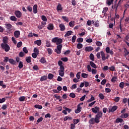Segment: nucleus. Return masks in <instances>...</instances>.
<instances>
[{"label":"nucleus","instance_id":"nucleus-1","mask_svg":"<svg viewBox=\"0 0 129 129\" xmlns=\"http://www.w3.org/2000/svg\"><path fill=\"white\" fill-rule=\"evenodd\" d=\"M103 115V113L101 111H99L97 113V114L95 115V118L96 122H100V118L102 117Z\"/></svg>","mask_w":129,"mask_h":129},{"label":"nucleus","instance_id":"nucleus-2","mask_svg":"<svg viewBox=\"0 0 129 129\" xmlns=\"http://www.w3.org/2000/svg\"><path fill=\"white\" fill-rule=\"evenodd\" d=\"M1 47L3 50H5V52H9L11 50V47L8 44H1Z\"/></svg>","mask_w":129,"mask_h":129},{"label":"nucleus","instance_id":"nucleus-3","mask_svg":"<svg viewBox=\"0 0 129 129\" xmlns=\"http://www.w3.org/2000/svg\"><path fill=\"white\" fill-rule=\"evenodd\" d=\"M62 47L63 45L62 44L57 45L56 48L54 50V52H55V53L57 54H61V51Z\"/></svg>","mask_w":129,"mask_h":129},{"label":"nucleus","instance_id":"nucleus-4","mask_svg":"<svg viewBox=\"0 0 129 129\" xmlns=\"http://www.w3.org/2000/svg\"><path fill=\"white\" fill-rule=\"evenodd\" d=\"M65 70V68L64 67H61L59 70H58V73L59 76H61V77H64V75H65V73H64V71Z\"/></svg>","mask_w":129,"mask_h":129},{"label":"nucleus","instance_id":"nucleus-5","mask_svg":"<svg viewBox=\"0 0 129 129\" xmlns=\"http://www.w3.org/2000/svg\"><path fill=\"white\" fill-rule=\"evenodd\" d=\"M91 110L93 113H98V112H99L100 111L99 107L97 106H95L94 108H92Z\"/></svg>","mask_w":129,"mask_h":129},{"label":"nucleus","instance_id":"nucleus-6","mask_svg":"<svg viewBox=\"0 0 129 129\" xmlns=\"http://www.w3.org/2000/svg\"><path fill=\"white\" fill-rule=\"evenodd\" d=\"M117 106L114 105L113 107H109V112H114L116 109H117Z\"/></svg>","mask_w":129,"mask_h":129},{"label":"nucleus","instance_id":"nucleus-7","mask_svg":"<svg viewBox=\"0 0 129 129\" xmlns=\"http://www.w3.org/2000/svg\"><path fill=\"white\" fill-rule=\"evenodd\" d=\"M89 123L90 124H95V123H99V122H96L95 120V118H91L89 120Z\"/></svg>","mask_w":129,"mask_h":129},{"label":"nucleus","instance_id":"nucleus-8","mask_svg":"<svg viewBox=\"0 0 129 129\" xmlns=\"http://www.w3.org/2000/svg\"><path fill=\"white\" fill-rule=\"evenodd\" d=\"M15 15L17 17V18H21L22 17V12L20 11H16L15 12Z\"/></svg>","mask_w":129,"mask_h":129},{"label":"nucleus","instance_id":"nucleus-9","mask_svg":"<svg viewBox=\"0 0 129 129\" xmlns=\"http://www.w3.org/2000/svg\"><path fill=\"white\" fill-rule=\"evenodd\" d=\"M81 109H82V108L80 105H78L77 109L75 110V113H79L81 111Z\"/></svg>","mask_w":129,"mask_h":129},{"label":"nucleus","instance_id":"nucleus-10","mask_svg":"<svg viewBox=\"0 0 129 129\" xmlns=\"http://www.w3.org/2000/svg\"><path fill=\"white\" fill-rule=\"evenodd\" d=\"M85 50L86 52H91V51H93L94 49L92 46H87L85 47Z\"/></svg>","mask_w":129,"mask_h":129},{"label":"nucleus","instance_id":"nucleus-11","mask_svg":"<svg viewBox=\"0 0 129 129\" xmlns=\"http://www.w3.org/2000/svg\"><path fill=\"white\" fill-rule=\"evenodd\" d=\"M5 28L9 30V31L11 30V28H13V25L10 23H6L5 24Z\"/></svg>","mask_w":129,"mask_h":129},{"label":"nucleus","instance_id":"nucleus-12","mask_svg":"<svg viewBox=\"0 0 129 129\" xmlns=\"http://www.w3.org/2000/svg\"><path fill=\"white\" fill-rule=\"evenodd\" d=\"M100 54L102 57V60L103 61H105V60H106V58L105 57V53H104V52H103V51H101L100 52Z\"/></svg>","mask_w":129,"mask_h":129},{"label":"nucleus","instance_id":"nucleus-13","mask_svg":"<svg viewBox=\"0 0 129 129\" xmlns=\"http://www.w3.org/2000/svg\"><path fill=\"white\" fill-rule=\"evenodd\" d=\"M21 32H20V31L17 30L14 32V36L15 37V38H19Z\"/></svg>","mask_w":129,"mask_h":129},{"label":"nucleus","instance_id":"nucleus-14","mask_svg":"<svg viewBox=\"0 0 129 129\" xmlns=\"http://www.w3.org/2000/svg\"><path fill=\"white\" fill-rule=\"evenodd\" d=\"M34 14H37L38 13V5H34L33 8Z\"/></svg>","mask_w":129,"mask_h":129},{"label":"nucleus","instance_id":"nucleus-15","mask_svg":"<svg viewBox=\"0 0 129 129\" xmlns=\"http://www.w3.org/2000/svg\"><path fill=\"white\" fill-rule=\"evenodd\" d=\"M47 29L49 31H53L54 30V25L52 24H48Z\"/></svg>","mask_w":129,"mask_h":129},{"label":"nucleus","instance_id":"nucleus-16","mask_svg":"<svg viewBox=\"0 0 129 129\" xmlns=\"http://www.w3.org/2000/svg\"><path fill=\"white\" fill-rule=\"evenodd\" d=\"M59 27L60 28V31H65V30L66 29V27H65V25H64V24H59Z\"/></svg>","mask_w":129,"mask_h":129},{"label":"nucleus","instance_id":"nucleus-17","mask_svg":"<svg viewBox=\"0 0 129 129\" xmlns=\"http://www.w3.org/2000/svg\"><path fill=\"white\" fill-rule=\"evenodd\" d=\"M73 118L71 116H66L64 117L63 120L64 121H67V120H72Z\"/></svg>","mask_w":129,"mask_h":129},{"label":"nucleus","instance_id":"nucleus-18","mask_svg":"<svg viewBox=\"0 0 129 129\" xmlns=\"http://www.w3.org/2000/svg\"><path fill=\"white\" fill-rule=\"evenodd\" d=\"M34 44H36V45H37V46H41V45H42V40L39 39V40L35 41Z\"/></svg>","mask_w":129,"mask_h":129},{"label":"nucleus","instance_id":"nucleus-19","mask_svg":"<svg viewBox=\"0 0 129 129\" xmlns=\"http://www.w3.org/2000/svg\"><path fill=\"white\" fill-rule=\"evenodd\" d=\"M72 33H73V32L71 30L68 31L66 33L64 37H69V36H71V35H72Z\"/></svg>","mask_w":129,"mask_h":129},{"label":"nucleus","instance_id":"nucleus-20","mask_svg":"<svg viewBox=\"0 0 129 129\" xmlns=\"http://www.w3.org/2000/svg\"><path fill=\"white\" fill-rule=\"evenodd\" d=\"M90 64L91 67H92L93 68H94L95 69H96V68H97V66H96V64H95V63H94L93 61H90Z\"/></svg>","mask_w":129,"mask_h":129},{"label":"nucleus","instance_id":"nucleus-21","mask_svg":"<svg viewBox=\"0 0 129 129\" xmlns=\"http://www.w3.org/2000/svg\"><path fill=\"white\" fill-rule=\"evenodd\" d=\"M62 42H63V40L61 38H57V40L56 41V45H61Z\"/></svg>","mask_w":129,"mask_h":129},{"label":"nucleus","instance_id":"nucleus-22","mask_svg":"<svg viewBox=\"0 0 129 129\" xmlns=\"http://www.w3.org/2000/svg\"><path fill=\"white\" fill-rule=\"evenodd\" d=\"M120 117L122 118H126V117H128V114L127 113H125L124 114H122L120 116Z\"/></svg>","mask_w":129,"mask_h":129},{"label":"nucleus","instance_id":"nucleus-23","mask_svg":"<svg viewBox=\"0 0 129 129\" xmlns=\"http://www.w3.org/2000/svg\"><path fill=\"white\" fill-rule=\"evenodd\" d=\"M8 37L5 36L3 38V43H2V44H8Z\"/></svg>","mask_w":129,"mask_h":129},{"label":"nucleus","instance_id":"nucleus-24","mask_svg":"<svg viewBox=\"0 0 129 129\" xmlns=\"http://www.w3.org/2000/svg\"><path fill=\"white\" fill-rule=\"evenodd\" d=\"M56 10L57 11H62V10H63V8H62V5L60 4H58L57 6Z\"/></svg>","mask_w":129,"mask_h":129},{"label":"nucleus","instance_id":"nucleus-25","mask_svg":"<svg viewBox=\"0 0 129 129\" xmlns=\"http://www.w3.org/2000/svg\"><path fill=\"white\" fill-rule=\"evenodd\" d=\"M48 79V77H47V76H43L41 77L40 81L42 82V81H45V80H47Z\"/></svg>","mask_w":129,"mask_h":129},{"label":"nucleus","instance_id":"nucleus-26","mask_svg":"<svg viewBox=\"0 0 129 129\" xmlns=\"http://www.w3.org/2000/svg\"><path fill=\"white\" fill-rule=\"evenodd\" d=\"M106 4L108 6H111L113 4V0H106Z\"/></svg>","mask_w":129,"mask_h":129},{"label":"nucleus","instance_id":"nucleus-27","mask_svg":"<svg viewBox=\"0 0 129 129\" xmlns=\"http://www.w3.org/2000/svg\"><path fill=\"white\" fill-rule=\"evenodd\" d=\"M63 109H66V110H67V111H68L69 113H70V112H71L72 111V109L67 108V107H66V106H63Z\"/></svg>","mask_w":129,"mask_h":129},{"label":"nucleus","instance_id":"nucleus-28","mask_svg":"<svg viewBox=\"0 0 129 129\" xmlns=\"http://www.w3.org/2000/svg\"><path fill=\"white\" fill-rule=\"evenodd\" d=\"M10 20L11 21H14V22H17V21L18 20V19H17V17L14 16H11Z\"/></svg>","mask_w":129,"mask_h":129},{"label":"nucleus","instance_id":"nucleus-29","mask_svg":"<svg viewBox=\"0 0 129 129\" xmlns=\"http://www.w3.org/2000/svg\"><path fill=\"white\" fill-rule=\"evenodd\" d=\"M39 61L40 62V63H42V64H44V63H46L47 62L45 57H42Z\"/></svg>","mask_w":129,"mask_h":129},{"label":"nucleus","instance_id":"nucleus-30","mask_svg":"<svg viewBox=\"0 0 129 129\" xmlns=\"http://www.w3.org/2000/svg\"><path fill=\"white\" fill-rule=\"evenodd\" d=\"M18 67L20 68V69H22V68L24 67V63H23V61L19 62Z\"/></svg>","mask_w":129,"mask_h":129},{"label":"nucleus","instance_id":"nucleus-31","mask_svg":"<svg viewBox=\"0 0 129 129\" xmlns=\"http://www.w3.org/2000/svg\"><path fill=\"white\" fill-rule=\"evenodd\" d=\"M31 56H28L26 57V61L27 63H31L32 60H31Z\"/></svg>","mask_w":129,"mask_h":129},{"label":"nucleus","instance_id":"nucleus-32","mask_svg":"<svg viewBox=\"0 0 129 129\" xmlns=\"http://www.w3.org/2000/svg\"><path fill=\"white\" fill-rule=\"evenodd\" d=\"M0 86H2L3 88H7V85H4V81H0Z\"/></svg>","mask_w":129,"mask_h":129},{"label":"nucleus","instance_id":"nucleus-33","mask_svg":"<svg viewBox=\"0 0 129 129\" xmlns=\"http://www.w3.org/2000/svg\"><path fill=\"white\" fill-rule=\"evenodd\" d=\"M80 121V120L79 119H73V123L74 124H77Z\"/></svg>","mask_w":129,"mask_h":129},{"label":"nucleus","instance_id":"nucleus-34","mask_svg":"<svg viewBox=\"0 0 129 129\" xmlns=\"http://www.w3.org/2000/svg\"><path fill=\"white\" fill-rule=\"evenodd\" d=\"M25 99H26V97L25 96H21L19 98V100L21 102L25 101Z\"/></svg>","mask_w":129,"mask_h":129},{"label":"nucleus","instance_id":"nucleus-35","mask_svg":"<svg viewBox=\"0 0 129 129\" xmlns=\"http://www.w3.org/2000/svg\"><path fill=\"white\" fill-rule=\"evenodd\" d=\"M34 107L35 108H38V109H42V108H43V106H42V105H38V104H36L34 106Z\"/></svg>","mask_w":129,"mask_h":129},{"label":"nucleus","instance_id":"nucleus-36","mask_svg":"<svg viewBox=\"0 0 129 129\" xmlns=\"http://www.w3.org/2000/svg\"><path fill=\"white\" fill-rule=\"evenodd\" d=\"M108 11V8L105 7L103 9V11H102V14H104V16H105V14L106 12Z\"/></svg>","mask_w":129,"mask_h":129},{"label":"nucleus","instance_id":"nucleus-37","mask_svg":"<svg viewBox=\"0 0 129 129\" xmlns=\"http://www.w3.org/2000/svg\"><path fill=\"white\" fill-rule=\"evenodd\" d=\"M74 24H75V21H71L69 23V26H70V27H74Z\"/></svg>","mask_w":129,"mask_h":129},{"label":"nucleus","instance_id":"nucleus-38","mask_svg":"<svg viewBox=\"0 0 129 129\" xmlns=\"http://www.w3.org/2000/svg\"><path fill=\"white\" fill-rule=\"evenodd\" d=\"M123 121V119L122 118H118L116 119V123H118L119 122H122Z\"/></svg>","mask_w":129,"mask_h":129},{"label":"nucleus","instance_id":"nucleus-39","mask_svg":"<svg viewBox=\"0 0 129 129\" xmlns=\"http://www.w3.org/2000/svg\"><path fill=\"white\" fill-rule=\"evenodd\" d=\"M124 56H126L129 54V52L127 51V49L126 48H124Z\"/></svg>","mask_w":129,"mask_h":129},{"label":"nucleus","instance_id":"nucleus-40","mask_svg":"<svg viewBox=\"0 0 129 129\" xmlns=\"http://www.w3.org/2000/svg\"><path fill=\"white\" fill-rule=\"evenodd\" d=\"M81 76L83 77V78H87V77L89 76V75L85 73H82Z\"/></svg>","mask_w":129,"mask_h":129},{"label":"nucleus","instance_id":"nucleus-41","mask_svg":"<svg viewBox=\"0 0 129 129\" xmlns=\"http://www.w3.org/2000/svg\"><path fill=\"white\" fill-rule=\"evenodd\" d=\"M99 97L101 99V100H103L104 99V95H103V94L100 93L99 94Z\"/></svg>","mask_w":129,"mask_h":129},{"label":"nucleus","instance_id":"nucleus-42","mask_svg":"<svg viewBox=\"0 0 129 129\" xmlns=\"http://www.w3.org/2000/svg\"><path fill=\"white\" fill-rule=\"evenodd\" d=\"M96 45L98 47H101V46H102V43H101L100 41H96Z\"/></svg>","mask_w":129,"mask_h":129},{"label":"nucleus","instance_id":"nucleus-43","mask_svg":"<svg viewBox=\"0 0 129 129\" xmlns=\"http://www.w3.org/2000/svg\"><path fill=\"white\" fill-rule=\"evenodd\" d=\"M89 57H90V60H92V61H94V55H93V54L91 53L90 54Z\"/></svg>","mask_w":129,"mask_h":129},{"label":"nucleus","instance_id":"nucleus-44","mask_svg":"<svg viewBox=\"0 0 129 129\" xmlns=\"http://www.w3.org/2000/svg\"><path fill=\"white\" fill-rule=\"evenodd\" d=\"M93 100H95V98L93 97V96H91V97L90 99L88 100V102H91L92 101H93Z\"/></svg>","mask_w":129,"mask_h":129},{"label":"nucleus","instance_id":"nucleus-45","mask_svg":"<svg viewBox=\"0 0 129 129\" xmlns=\"http://www.w3.org/2000/svg\"><path fill=\"white\" fill-rule=\"evenodd\" d=\"M83 47V45L81 43H78L77 44V49H82Z\"/></svg>","mask_w":129,"mask_h":129},{"label":"nucleus","instance_id":"nucleus-46","mask_svg":"<svg viewBox=\"0 0 129 129\" xmlns=\"http://www.w3.org/2000/svg\"><path fill=\"white\" fill-rule=\"evenodd\" d=\"M22 45H23V42H22V41H20L17 43V48H21V47H22Z\"/></svg>","mask_w":129,"mask_h":129},{"label":"nucleus","instance_id":"nucleus-47","mask_svg":"<svg viewBox=\"0 0 129 129\" xmlns=\"http://www.w3.org/2000/svg\"><path fill=\"white\" fill-rule=\"evenodd\" d=\"M53 77H54V75L52 74H49L48 75V79H50V80L52 79Z\"/></svg>","mask_w":129,"mask_h":129},{"label":"nucleus","instance_id":"nucleus-48","mask_svg":"<svg viewBox=\"0 0 129 129\" xmlns=\"http://www.w3.org/2000/svg\"><path fill=\"white\" fill-rule=\"evenodd\" d=\"M69 96L70 97H72V98H75V97H76V95H75V93H71L70 94V95H69Z\"/></svg>","mask_w":129,"mask_h":129},{"label":"nucleus","instance_id":"nucleus-49","mask_svg":"<svg viewBox=\"0 0 129 129\" xmlns=\"http://www.w3.org/2000/svg\"><path fill=\"white\" fill-rule=\"evenodd\" d=\"M58 66H60V69L61 68V67H64V66H62V65H63V62H62V61H61V60L58 61Z\"/></svg>","mask_w":129,"mask_h":129},{"label":"nucleus","instance_id":"nucleus-50","mask_svg":"<svg viewBox=\"0 0 129 129\" xmlns=\"http://www.w3.org/2000/svg\"><path fill=\"white\" fill-rule=\"evenodd\" d=\"M41 19L42 21H44V22H47V21H48V19H47V17H46V16L44 15L42 16Z\"/></svg>","mask_w":129,"mask_h":129},{"label":"nucleus","instance_id":"nucleus-51","mask_svg":"<svg viewBox=\"0 0 129 129\" xmlns=\"http://www.w3.org/2000/svg\"><path fill=\"white\" fill-rule=\"evenodd\" d=\"M119 87L120 88H121V89H123V87H124V83L123 82L120 83Z\"/></svg>","mask_w":129,"mask_h":129},{"label":"nucleus","instance_id":"nucleus-52","mask_svg":"<svg viewBox=\"0 0 129 129\" xmlns=\"http://www.w3.org/2000/svg\"><path fill=\"white\" fill-rule=\"evenodd\" d=\"M47 51L49 55H51L53 53V50H52V49L50 48L47 49Z\"/></svg>","mask_w":129,"mask_h":129},{"label":"nucleus","instance_id":"nucleus-53","mask_svg":"<svg viewBox=\"0 0 129 129\" xmlns=\"http://www.w3.org/2000/svg\"><path fill=\"white\" fill-rule=\"evenodd\" d=\"M77 42H78V43H82V42H83V38H78L77 40Z\"/></svg>","mask_w":129,"mask_h":129},{"label":"nucleus","instance_id":"nucleus-54","mask_svg":"<svg viewBox=\"0 0 129 129\" xmlns=\"http://www.w3.org/2000/svg\"><path fill=\"white\" fill-rule=\"evenodd\" d=\"M76 38H77V37H76V35H74L72 37V41L73 42V43H75V41L76 40Z\"/></svg>","mask_w":129,"mask_h":129},{"label":"nucleus","instance_id":"nucleus-55","mask_svg":"<svg viewBox=\"0 0 129 129\" xmlns=\"http://www.w3.org/2000/svg\"><path fill=\"white\" fill-rule=\"evenodd\" d=\"M23 51L25 53V54H28V52H29V51H28V49H27V47H23Z\"/></svg>","mask_w":129,"mask_h":129},{"label":"nucleus","instance_id":"nucleus-56","mask_svg":"<svg viewBox=\"0 0 129 129\" xmlns=\"http://www.w3.org/2000/svg\"><path fill=\"white\" fill-rule=\"evenodd\" d=\"M95 27H99V21L98 20H97L94 24Z\"/></svg>","mask_w":129,"mask_h":129},{"label":"nucleus","instance_id":"nucleus-57","mask_svg":"<svg viewBox=\"0 0 129 129\" xmlns=\"http://www.w3.org/2000/svg\"><path fill=\"white\" fill-rule=\"evenodd\" d=\"M46 47H51V43H50V41L47 40L46 41Z\"/></svg>","mask_w":129,"mask_h":129},{"label":"nucleus","instance_id":"nucleus-58","mask_svg":"<svg viewBox=\"0 0 129 129\" xmlns=\"http://www.w3.org/2000/svg\"><path fill=\"white\" fill-rule=\"evenodd\" d=\"M19 57H21V58L24 57V56H25V53L24 52H20L19 53Z\"/></svg>","mask_w":129,"mask_h":129},{"label":"nucleus","instance_id":"nucleus-59","mask_svg":"<svg viewBox=\"0 0 129 129\" xmlns=\"http://www.w3.org/2000/svg\"><path fill=\"white\" fill-rule=\"evenodd\" d=\"M58 40V37H55V38H53L52 39V42L53 43H57V40Z\"/></svg>","mask_w":129,"mask_h":129},{"label":"nucleus","instance_id":"nucleus-60","mask_svg":"<svg viewBox=\"0 0 129 129\" xmlns=\"http://www.w3.org/2000/svg\"><path fill=\"white\" fill-rule=\"evenodd\" d=\"M80 74H81V72H79L78 73H77L76 75V77L78 79H80Z\"/></svg>","mask_w":129,"mask_h":129},{"label":"nucleus","instance_id":"nucleus-61","mask_svg":"<svg viewBox=\"0 0 129 129\" xmlns=\"http://www.w3.org/2000/svg\"><path fill=\"white\" fill-rule=\"evenodd\" d=\"M61 60L63 61V62H67L68 61V57H62L61 58Z\"/></svg>","mask_w":129,"mask_h":129},{"label":"nucleus","instance_id":"nucleus-62","mask_svg":"<svg viewBox=\"0 0 129 129\" xmlns=\"http://www.w3.org/2000/svg\"><path fill=\"white\" fill-rule=\"evenodd\" d=\"M9 62H10L11 64H15V60H14V59H10L9 60Z\"/></svg>","mask_w":129,"mask_h":129},{"label":"nucleus","instance_id":"nucleus-63","mask_svg":"<svg viewBox=\"0 0 129 129\" xmlns=\"http://www.w3.org/2000/svg\"><path fill=\"white\" fill-rule=\"evenodd\" d=\"M86 42H87V43H92L93 40L92 39L89 38L86 40Z\"/></svg>","mask_w":129,"mask_h":129},{"label":"nucleus","instance_id":"nucleus-64","mask_svg":"<svg viewBox=\"0 0 129 129\" xmlns=\"http://www.w3.org/2000/svg\"><path fill=\"white\" fill-rule=\"evenodd\" d=\"M71 129H75V124L74 123L71 124Z\"/></svg>","mask_w":129,"mask_h":129}]
</instances>
